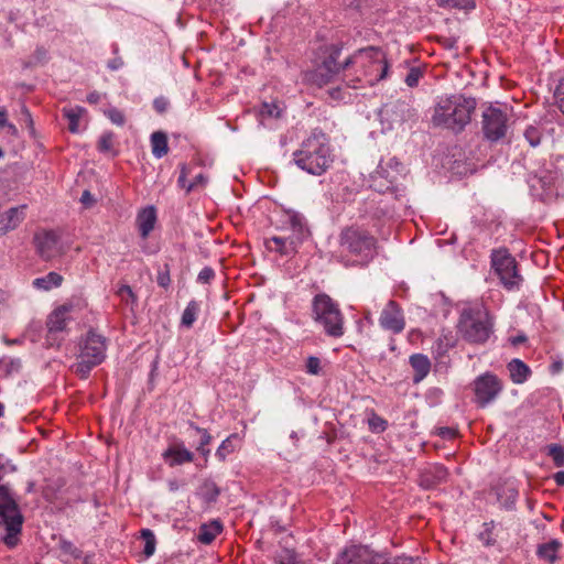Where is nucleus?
I'll list each match as a JSON object with an SVG mask.
<instances>
[{
	"mask_svg": "<svg viewBox=\"0 0 564 564\" xmlns=\"http://www.w3.org/2000/svg\"><path fill=\"white\" fill-rule=\"evenodd\" d=\"M476 106L474 97L463 94L440 96L434 105L431 122L436 128L460 133L470 123Z\"/></svg>",
	"mask_w": 564,
	"mask_h": 564,
	"instance_id": "f257e3e1",
	"label": "nucleus"
},
{
	"mask_svg": "<svg viewBox=\"0 0 564 564\" xmlns=\"http://www.w3.org/2000/svg\"><path fill=\"white\" fill-rule=\"evenodd\" d=\"M350 66L359 67L362 75L355 78H350L349 74L344 75L346 86L355 89L365 85L373 86L387 78L389 72L384 53L375 46L358 50L343 63L344 69H349Z\"/></svg>",
	"mask_w": 564,
	"mask_h": 564,
	"instance_id": "f03ea898",
	"label": "nucleus"
},
{
	"mask_svg": "<svg viewBox=\"0 0 564 564\" xmlns=\"http://www.w3.org/2000/svg\"><path fill=\"white\" fill-rule=\"evenodd\" d=\"M280 221V229L290 231V235L265 238L264 246L270 252L279 253L282 257H291L310 237L311 231L304 216L295 210H283Z\"/></svg>",
	"mask_w": 564,
	"mask_h": 564,
	"instance_id": "7ed1b4c3",
	"label": "nucleus"
},
{
	"mask_svg": "<svg viewBox=\"0 0 564 564\" xmlns=\"http://www.w3.org/2000/svg\"><path fill=\"white\" fill-rule=\"evenodd\" d=\"M295 164L304 172L319 176L332 163L329 140L326 133L315 128L303 141L302 148L294 152Z\"/></svg>",
	"mask_w": 564,
	"mask_h": 564,
	"instance_id": "20e7f679",
	"label": "nucleus"
},
{
	"mask_svg": "<svg viewBox=\"0 0 564 564\" xmlns=\"http://www.w3.org/2000/svg\"><path fill=\"white\" fill-rule=\"evenodd\" d=\"M3 464L0 463V471ZM24 517L12 489L0 484V527L4 529V534L0 540L9 549H14L21 542L22 527Z\"/></svg>",
	"mask_w": 564,
	"mask_h": 564,
	"instance_id": "39448f33",
	"label": "nucleus"
},
{
	"mask_svg": "<svg viewBox=\"0 0 564 564\" xmlns=\"http://www.w3.org/2000/svg\"><path fill=\"white\" fill-rule=\"evenodd\" d=\"M108 339L95 329H89L78 341L76 361L70 366L80 379H87L91 370L101 365L106 359Z\"/></svg>",
	"mask_w": 564,
	"mask_h": 564,
	"instance_id": "423d86ee",
	"label": "nucleus"
},
{
	"mask_svg": "<svg viewBox=\"0 0 564 564\" xmlns=\"http://www.w3.org/2000/svg\"><path fill=\"white\" fill-rule=\"evenodd\" d=\"M339 248L341 254L352 257V264L366 265L377 253V239L367 230L350 226L341 230Z\"/></svg>",
	"mask_w": 564,
	"mask_h": 564,
	"instance_id": "0eeeda50",
	"label": "nucleus"
},
{
	"mask_svg": "<svg viewBox=\"0 0 564 564\" xmlns=\"http://www.w3.org/2000/svg\"><path fill=\"white\" fill-rule=\"evenodd\" d=\"M458 328L465 340L470 344L482 345L492 334V316L482 303H476L463 310Z\"/></svg>",
	"mask_w": 564,
	"mask_h": 564,
	"instance_id": "6e6552de",
	"label": "nucleus"
},
{
	"mask_svg": "<svg viewBox=\"0 0 564 564\" xmlns=\"http://www.w3.org/2000/svg\"><path fill=\"white\" fill-rule=\"evenodd\" d=\"M312 312L314 321L323 327L324 333L333 338H339L345 334V317L336 303L326 293H319L313 297Z\"/></svg>",
	"mask_w": 564,
	"mask_h": 564,
	"instance_id": "1a4fd4ad",
	"label": "nucleus"
},
{
	"mask_svg": "<svg viewBox=\"0 0 564 564\" xmlns=\"http://www.w3.org/2000/svg\"><path fill=\"white\" fill-rule=\"evenodd\" d=\"M490 265L505 290L509 292L520 291L523 284V276L520 273L516 258L507 248L491 250Z\"/></svg>",
	"mask_w": 564,
	"mask_h": 564,
	"instance_id": "9d476101",
	"label": "nucleus"
},
{
	"mask_svg": "<svg viewBox=\"0 0 564 564\" xmlns=\"http://www.w3.org/2000/svg\"><path fill=\"white\" fill-rule=\"evenodd\" d=\"M409 561L404 556L390 561L383 555L372 552L367 546L351 545L340 553L335 564H408Z\"/></svg>",
	"mask_w": 564,
	"mask_h": 564,
	"instance_id": "9b49d317",
	"label": "nucleus"
},
{
	"mask_svg": "<svg viewBox=\"0 0 564 564\" xmlns=\"http://www.w3.org/2000/svg\"><path fill=\"white\" fill-rule=\"evenodd\" d=\"M482 132L487 140L497 142L506 137L509 124L508 113L497 107L489 106L481 115Z\"/></svg>",
	"mask_w": 564,
	"mask_h": 564,
	"instance_id": "f8f14e48",
	"label": "nucleus"
},
{
	"mask_svg": "<svg viewBox=\"0 0 564 564\" xmlns=\"http://www.w3.org/2000/svg\"><path fill=\"white\" fill-rule=\"evenodd\" d=\"M475 402L479 408H486L502 392V381L492 372H485L474 380Z\"/></svg>",
	"mask_w": 564,
	"mask_h": 564,
	"instance_id": "ddd939ff",
	"label": "nucleus"
},
{
	"mask_svg": "<svg viewBox=\"0 0 564 564\" xmlns=\"http://www.w3.org/2000/svg\"><path fill=\"white\" fill-rule=\"evenodd\" d=\"M33 245L43 261H51L64 254L61 235L53 229H42L34 234Z\"/></svg>",
	"mask_w": 564,
	"mask_h": 564,
	"instance_id": "4468645a",
	"label": "nucleus"
},
{
	"mask_svg": "<svg viewBox=\"0 0 564 564\" xmlns=\"http://www.w3.org/2000/svg\"><path fill=\"white\" fill-rule=\"evenodd\" d=\"M341 48L337 45H330L328 47V55L319 64L310 76L312 83L322 87L332 83L340 73L345 70L343 64L339 65L337 59L340 55Z\"/></svg>",
	"mask_w": 564,
	"mask_h": 564,
	"instance_id": "2eb2a0df",
	"label": "nucleus"
},
{
	"mask_svg": "<svg viewBox=\"0 0 564 564\" xmlns=\"http://www.w3.org/2000/svg\"><path fill=\"white\" fill-rule=\"evenodd\" d=\"M379 325L392 334H400L404 330L405 319L403 311L395 301L390 300L382 308L379 316Z\"/></svg>",
	"mask_w": 564,
	"mask_h": 564,
	"instance_id": "dca6fc26",
	"label": "nucleus"
},
{
	"mask_svg": "<svg viewBox=\"0 0 564 564\" xmlns=\"http://www.w3.org/2000/svg\"><path fill=\"white\" fill-rule=\"evenodd\" d=\"M28 205L13 206L0 213V237L14 231L26 218Z\"/></svg>",
	"mask_w": 564,
	"mask_h": 564,
	"instance_id": "f3484780",
	"label": "nucleus"
},
{
	"mask_svg": "<svg viewBox=\"0 0 564 564\" xmlns=\"http://www.w3.org/2000/svg\"><path fill=\"white\" fill-rule=\"evenodd\" d=\"M162 458L170 467H175L192 463L194 454L185 447L183 442H176L162 453Z\"/></svg>",
	"mask_w": 564,
	"mask_h": 564,
	"instance_id": "a211bd4d",
	"label": "nucleus"
},
{
	"mask_svg": "<svg viewBox=\"0 0 564 564\" xmlns=\"http://www.w3.org/2000/svg\"><path fill=\"white\" fill-rule=\"evenodd\" d=\"M158 221L156 208L153 205L141 208L135 217V225L142 239H147Z\"/></svg>",
	"mask_w": 564,
	"mask_h": 564,
	"instance_id": "6ab92c4d",
	"label": "nucleus"
},
{
	"mask_svg": "<svg viewBox=\"0 0 564 564\" xmlns=\"http://www.w3.org/2000/svg\"><path fill=\"white\" fill-rule=\"evenodd\" d=\"M70 305H62L55 308L47 317L46 327L50 334L59 333L66 329L70 321Z\"/></svg>",
	"mask_w": 564,
	"mask_h": 564,
	"instance_id": "aec40b11",
	"label": "nucleus"
},
{
	"mask_svg": "<svg viewBox=\"0 0 564 564\" xmlns=\"http://www.w3.org/2000/svg\"><path fill=\"white\" fill-rule=\"evenodd\" d=\"M529 187L532 196L545 202L554 194V178H529Z\"/></svg>",
	"mask_w": 564,
	"mask_h": 564,
	"instance_id": "412c9836",
	"label": "nucleus"
},
{
	"mask_svg": "<svg viewBox=\"0 0 564 564\" xmlns=\"http://www.w3.org/2000/svg\"><path fill=\"white\" fill-rule=\"evenodd\" d=\"M409 364L414 371L413 383L417 384L427 377L431 371V361L423 354H413L409 358Z\"/></svg>",
	"mask_w": 564,
	"mask_h": 564,
	"instance_id": "4be33fe9",
	"label": "nucleus"
},
{
	"mask_svg": "<svg viewBox=\"0 0 564 564\" xmlns=\"http://www.w3.org/2000/svg\"><path fill=\"white\" fill-rule=\"evenodd\" d=\"M511 381L514 384H522L531 377L530 367L519 358H513L507 364Z\"/></svg>",
	"mask_w": 564,
	"mask_h": 564,
	"instance_id": "5701e85b",
	"label": "nucleus"
},
{
	"mask_svg": "<svg viewBox=\"0 0 564 564\" xmlns=\"http://www.w3.org/2000/svg\"><path fill=\"white\" fill-rule=\"evenodd\" d=\"M242 445V436L238 433L230 434L218 446L215 456L219 462H225L228 455L235 453Z\"/></svg>",
	"mask_w": 564,
	"mask_h": 564,
	"instance_id": "b1692460",
	"label": "nucleus"
},
{
	"mask_svg": "<svg viewBox=\"0 0 564 564\" xmlns=\"http://www.w3.org/2000/svg\"><path fill=\"white\" fill-rule=\"evenodd\" d=\"M223 532V524L219 520H213L209 523H203L199 527L197 540L203 544H210L217 535Z\"/></svg>",
	"mask_w": 564,
	"mask_h": 564,
	"instance_id": "393cba45",
	"label": "nucleus"
},
{
	"mask_svg": "<svg viewBox=\"0 0 564 564\" xmlns=\"http://www.w3.org/2000/svg\"><path fill=\"white\" fill-rule=\"evenodd\" d=\"M561 547L562 543L557 539H552L546 543L538 545L536 555L540 560L553 564L557 560V553Z\"/></svg>",
	"mask_w": 564,
	"mask_h": 564,
	"instance_id": "a878e982",
	"label": "nucleus"
},
{
	"mask_svg": "<svg viewBox=\"0 0 564 564\" xmlns=\"http://www.w3.org/2000/svg\"><path fill=\"white\" fill-rule=\"evenodd\" d=\"M63 276L57 272H48L44 276H40L33 280L32 285L36 290L51 291L52 289L58 288L63 283Z\"/></svg>",
	"mask_w": 564,
	"mask_h": 564,
	"instance_id": "bb28decb",
	"label": "nucleus"
},
{
	"mask_svg": "<svg viewBox=\"0 0 564 564\" xmlns=\"http://www.w3.org/2000/svg\"><path fill=\"white\" fill-rule=\"evenodd\" d=\"M369 187L382 195H391L398 198L400 189L393 184L392 178H370Z\"/></svg>",
	"mask_w": 564,
	"mask_h": 564,
	"instance_id": "cd10ccee",
	"label": "nucleus"
},
{
	"mask_svg": "<svg viewBox=\"0 0 564 564\" xmlns=\"http://www.w3.org/2000/svg\"><path fill=\"white\" fill-rule=\"evenodd\" d=\"M283 115V108L278 102H263L259 109L260 123L267 126L272 119H280Z\"/></svg>",
	"mask_w": 564,
	"mask_h": 564,
	"instance_id": "c85d7f7f",
	"label": "nucleus"
},
{
	"mask_svg": "<svg viewBox=\"0 0 564 564\" xmlns=\"http://www.w3.org/2000/svg\"><path fill=\"white\" fill-rule=\"evenodd\" d=\"M152 154L161 159L169 152L167 137L163 131H155L151 134Z\"/></svg>",
	"mask_w": 564,
	"mask_h": 564,
	"instance_id": "c756f323",
	"label": "nucleus"
},
{
	"mask_svg": "<svg viewBox=\"0 0 564 564\" xmlns=\"http://www.w3.org/2000/svg\"><path fill=\"white\" fill-rule=\"evenodd\" d=\"M189 427L200 435V440L196 449L204 457L205 462H207L210 454V449L207 446L213 440L212 435L206 429L199 427L194 422H189Z\"/></svg>",
	"mask_w": 564,
	"mask_h": 564,
	"instance_id": "7c9ffc66",
	"label": "nucleus"
},
{
	"mask_svg": "<svg viewBox=\"0 0 564 564\" xmlns=\"http://www.w3.org/2000/svg\"><path fill=\"white\" fill-rule=\"evenodd\" d=\"M498 500L506 509H512L518 500L519 491L514 486H506L498 491Z\"/></svg>",
	"mask_w": 564,
	"mask_h": 564,
	"instance_id": "2f4dec72",
	"label": "nucleus"
},
{
	"mask_svg": "<svg viewBox=\"0 0 564 564\" xmlns=\"http://www.w3.org/2000/svg\"><path fill=\"white\" fill-rule=\"evenodd\" d=\"M199 311L200 304L195 300L189 301L182 314V326L191 328L194 325L195 321L197 319Z\"/></svg>",
	"mask_w": 564,
	"mask_h": 564,
	"instance_id": "473e14b6",
	"label": "nucleus"
},
{
	"mask_svg": "<svg viewBox=\"0 0 564 564\" xmlns=\"http://www.w3.org/2000/svg\"><path fill=\"white\" fill-rule=\"evenodd\" d=\"M84 111L85 109L79 106L63 109V115L68 120V130L70 132L77 133L79 131L78 122Z\"/></svg>",
	"mask_w": 564,
	"mask_h": 564,
	"instance_id": "72a5a7b5",
	"label": "nucleus"
},
{
	"mask_svg": "<svg viewBox=\"0 0 564 564\" xmlns=\"http://www.w3.org/2000/svg\"><path fill=\"white\" fill-rule=\"evenodd\" d=\"M198 495L205 502L213 503L218 499L220 489L214 481H205L199 487Z\"/></svg>",
	"mask_w": 564,
	"mask_h": 564,
	"instance_id": "f704fd0d",
	"label": "nucleus"
},
{
	"mask_svg": "<svg viewBox=\"0 0 564 564\" xmlns=\"http://www.w3.org/2000/svg\"><path fill=\"white\" fill-rule=\"evenodd\" d=\"M379 169L382 174H386V176L403 174L405 171L404 165L397 158H390L386 163L381 161Z\"/></svg>",
	"mask_w": 564,
	"mask_h": 564,
	"instance_id": "c9c22d12",
	"label": "nucleus"
},
{
	"mask_svg": "<svg viewBox=\"0 0 564 564\" xmlns=\"http://www.w3.org/2000/svg\"><path fill=\"white\" fill-rule=\"evenodd\" d=\"M495 521L485 522L481 531L478 533V539L484 546L490 547L496 544V538L494 534Z\"/></svg>",
	"mask_w": 564,
	"mask_h": 564,
	"instance_id": "e433bc0d",
	"label": "nucleus"
},
{
	"mask_svg": "<svg viewBox=\"0 0 564 564\" xmlns=\"http://www.w3.org/2000/svg\"><path fill=\"white\" fill-rule=\"evenodd\" d=\"M141 539L144 541L143 553L147 557H150L155 552L156 539L152 530L142 529Z\"/></svg>",
	"mask_w": 564,
	"mask_h": 564,
	"instance_id": "4c0bfd02",
	"label": "nucleus"
},
{
	"mask_svg": "<svg viewBox=\"0 0 564 564\" xmlns=\"http://www.w3.org/2000/svg\"><path fill=\"white\" fill-rule=\"evenodd\" d=\"M546 454L550 456L556 467L564 466V445L550 444L546 447Z\"/></svg>",
	"mask_w": 564,
	"mask_h": 564,
	"instance_id": "58836bf2",
	"label": "nucleus"
},
{
	"mask_svg": "<svg viewBox=\"0 0 564 564\" xmlns=\"http://www.w3.org/2000/svg\"><path fill=\"white\" fill-rule=\"evenodd\" d=\"M453 347V344L447 337H440L432 346V352L436 358L444 356L449 348Z\"/></svg>",
	"mask_w": 564,
	"mask_h": 564,
	"instance_id": "ea45409f",
	"label": "nucleus"
},
{
	"mask_svg": "<svg viewBox=\"0 0 564 564\" xmlns=\"http://www.w3.org/2000/svg\"><path fill=\"white\" fill-rule=\"evenodd\" d=\"M206 180L207 178H177V187L187 194L198 185L204 186Z\"/></svg>",
	"mask_w": 564,
	"mask_h": 564,
	"instance_id": "a19ab883",
	"label": "nucleus"
},
{
	"mask_svg": "<svg viewBox=\"0 0 564 564\" xmlns=\"http://www.w3.org/2000/svg\"><path fill=\"white\" fill-rule=\"evenodd\" d=\"M368 425L372 432L380 433L387 430L388 422L378 414L372 413L371 416L368 419Z\"/></svg>",
	"mask_w": 564,
	"mask_h": 564,
	"instance_id": "79ce46f5",
	"label": "nucleus"
},
{
	"mask_svg": "<svg viewBox=\"0 0 564 564\" xmlns=\"http://www.w3.org/2000/svg\"><path fill=\"white\" fill-rule=\"evenodd\" d=\"M305 372L313 376L322 373V361L318 357L310 356L305 362Z\"/></svg>",
	"mask_w": 564,
	"mask_h": 564,
	"instance_id": "37998d69",
	"label": "nucleus"
},
{
	"mask_svg": "<svg viewBox=\"0 0 564 564\" xmlns=\"http://www.w3.org/2000/svg\"><path fill=\"white\" fill-rule=\"evenodd\" d=\"M105 115L116 126L122 127L126 123L124 113L115 107L105 110Z\"/></svg>",
	"mask_w": 564,
	"mask_h": 564,
	"instance_id": "c03bdc74",
	"label": "nucleus"
},
{
	"mask_svg": "<svg viewBox=\"0 0 564 564\" xmlns=\"http://www.w3.org/2000/svg\"><path fill=\"white\" fill-rule=\"evenodd\" d=\"M0 128L4 129L10 135H17V127L8 120V111L6 108H0Z\"/></svg>",
	"mask_w": 564,
	"mask_h": 564,
	"instance_id": "a18cd8bd",
	"label": "nucleus"
},
{
	"mask_svg": "<svg viewBox=\"0 0 564 564\" xmlns=\"http://www.w3.org/2000/svg\"><path fill=\"white\" fill-rule=\"evenodd\" d=\"M117 294L127 304H134L137 302L135 294L133 293L132 289L127 284L120 285L117 291Z\"/></svg>",
	"mask_w": 564,
	"mask_h": 564,
	"instance_id": "49530a36",
	"label": "nucleus"
},
{
	"mask_svg": "<svg viewBox=\"0 0 564 564\" xmlns=\"http://www.w3.org/2000/svg\"><path fill=\"white\" fill-rule=\"evenodd\" d=\"M441 4L453 8L469 10L475 8L474 0H440Z\"/></svg>",
	"mask_w": 564,
	"mask_h": 564,
	"instance_id": "de8ad7c7",
	"label": "nucleus"
},
{
	"mask_svg": "<svg viewBox=\"0 0 564 564\" xmlns=\"http://www.w3.org/2000/svg\"><path fill=\"white\" fill-rule=\"evenodd\" d=\"M113 145V133L112 132H104L98 141V149L101 152H109Z\"/></svg>",
	"mask_w": 564,
	"mask_h": 564,
	"instance_id": "09e8293b",
	"label": "nucleus"
},
{
	"mask_svg": "<svg viewBox=\"0 0 564 564\" xmlns=\"http://www.w3.org/2000/svg\"><path fill=\"white\" fill-rule=\"evenodd\" d=\"M524 137L531 147L534 148L540 144L541 133H540L539 129H536L534 127H529L524 132Z\"/></svg>",
	"mask_w": 564,
	"mask_h": 564,
	"instance_id": "8fccbe9b",
	"label": "nucleus"
},
{
	"mask_svg": "<svg viewBox=\"0 0 564 564\" xmlns=\"http://www.w3.org/2000/svg\"><path fill=\"white\" fill-rule=\"evenodd\" d=\"M431 471L433 473L434 480L427 485L429 487L444 481L447 477V470L442 465L432 467Z\"/></svg>",
	"mask_w": 564,
	"mask_h": 564,
	"instance_id": "3c124183",
	"label": "nucleus"
},
{
	"mask_svg": "<svg viewBox=\"0 0 564 564\" xmlns=\"http://www.w3.org/2000/svg\"><path fill=\"white\" fill-rule=\"evenodd\" d=\"M421 77V69L419 67H412L405 76L404 82L409 87H416Z\"/></svg>",
	"mask_w": 564,
	"mask_h": 564,
	"instance_id": "603ef678",
	"label": "nucleus"
},
{
	"mask_svg": "<svg viewBox=\"0 0 564 564\" xmlns=\"http://www.w3.org/2000/svg\"><path fill=\"white\" fill-rule=\"evenodd\" d=\"M279 564H296V553L293 550L284 549L278 555Z\"/></svg>",
	"mask_w": 564,
	"mask_h": 564,
	"instance_id": "864d4df0",
	"label": "nucleus"
},
{
	"mask_svg": "<svg viewBox=\"0 0 564 564\" xmlns=\"http://www.w3.org/2000/svg\"><path fill=\"white\" fill-rule=\"evenodd\" d=\"M199 4L210 11H218L227 4V0H198Z\"/></svg>",
	"mask_w": 564,
	"mask_h": 564,
	"instance_id": "5fc2aeb1",
	"label": "nucleus"
},
{
	"mask_svg": "<svg viewBox=\"0 0 564 564\" xmlns=\"http://www.w3.org/2000/svg\"><path fill=\"white\" fill-rule=\"evenodd\" d=\"M554 97L556 99V105H557L560 111L564 116V78L557 85L555 93H554Z\"/></svg>",
	"mask_w": 564,
	"mask_h": 564,
	"instance_id": "6e6d98bb",
	"label": "nucleus"
},
{
	"mask_svg": "<svg viewBox=\"0 0 564 564\" xmlns=\"http://www.w3.org/2000/svg\"><path fill=\"white\" fill-rule=\"evenodd\" d=\"M215 278V271L210 267L203 268L198 275H197V282L207 284Z\"/></svg>",
	"mask_w": 564,
	"mask_h": 564,
	"instance_id": "4d7b16f0",
	"label": "nucleus"
},
{
	"mask_svg": "<svg viewBox=\"0 0 564 564\" xmlns=\"http://www.w3.org/2000/svg\"><path fill=\"white\" fill-rule=\"evenodd\" d=\"M169 105H170L169 100L162 96L155 98L153 101V107H154L155 111L159 113L165 112L169 108Z\"/></svg>",
	"mask_w": 564,
	"mask_h": 564,
	"instance_id": "13d9d810",
	"label": "nucleus"
},
{
	"mask_svg": "<svg viewBox=\"0 0 564 564\" xmlns=\"http://www.w3.org/2000/svg\"><path fill=\"white\" fill-rule=\"evenodd\" d=\"M80 203L85 208H90L96 204V198L89 191H84L80 197Z\"/></svg>",
	"mask_w": 564,
	"mask_h": 564,
	"instance_id": "bf43d9fd",
	"label": "nucleus"
},
{
	"mask_svg": "<svg viewBox=\"0 0 564 564\" xmlns=\"http://www.w3.org/2000/svg\"><path fill=\"white\" fill-rule=\"evenodd\" d=\"M184 486H185L184 480H177V479H169L167 480V488L171 492H176Z\"/></svg>",
	"mask_w": 564,
	"mask_h": 564,
	"instance_id": "052dcab7",
	"label": "nucleus"
},
{
	"mask_svg": "<svg viewBox=\"0 0 564 564\" xmlns=\"http://www.w3.org/2000/svg\"><path fill=\"white\" fill-rule=\"evenodd\" d=\"M123 61L120 57L112 58L108 62V68L111 70H118L122 67Z\"/></svg>",
	"mask_w": 564,
	"mask_h": 564,
	"instance_id": "680f3d73",
	"label": "nucleus"
},
{
	"mask_svg": "<svg viewBox=\"0 0 564 564\" xmlns=\"http://www.w3.org/2000/svg\"><path fill=\"white\" fill-rule=\"evenodd\" d=\"M170 275L169 273H160L158 275V284L162 288H166L170 284Z\"/></svg>",
	"mask_w": 564,
	"mask_h": 564,
	"instance_id": "e2e57ef3",
	"label": "nucleus"
},
{
	"mask_svg": "<svg viewBox=\"0 0 564 564\" xmlns=\"http://www.w3.org/2000/svg\"><path fill=\"white\" fill-rule=\"evenodd\" d=\"M438 435L444 438H453L455 436V431L451 427H441Z\"/></svg>",
	"mask_w": 564,
	"mask_h": 564,
	"instance_id": "0e129e2a",
	"label": "nucleus"
},
{
	"mask_svg": "<svg viewBox=\"0 0 564 564\" xmlns=\"http://www.w3.org/2000/svg\"><path fill=\"white\" fill-rule=\"evenodd\" d=\"M329 95L332 97V99H335V100H343L345 99L344 95H343V90L340 87H336V88H333L329 90Z\"/></svg>",
	"mask_w": 564,
	"mask_h": 564,
	"instance_id": "69168bd1",
	"label": "nucleus"
},
{
	"mask_svg": "<svg viewBox=\"0 0 564 564\" xmlns=\"http://www.w3.org/2000/svg\"><path fill=\"white\" fill-rule=\"evenodd\" d=\"M527 341V336L524 334H519L510 338V343L513 346H519Z\"/></svg>",
	"mask_w": 564,
	"mask_h": 564,
	"instance_id": "338daca9",
	"label": "nucleus"
},
{
	"mask_svg": "<svg viewBox=\"0 0 564 564\" xmlns=\"http://www.w3.org/2000/svg\"><path fill=\"white\" fill-rule=\"evenodd\" d=\"M553 479L557 486H564V471H557L554 474Z\"/></svg>",
	"mask_w": 564,
	"mask_h": 564,
	"instance_id": "774afa93",
	"label": "nucleus"
}]
</instances>
